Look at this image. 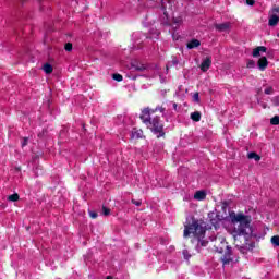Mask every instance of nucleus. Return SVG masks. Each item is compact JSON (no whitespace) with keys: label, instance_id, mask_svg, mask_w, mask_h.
Here are the masks:
<instances>
[{"label":"nucleus","instance_id":"33","mask_svg":"<svg viewBox=\"0 0 279 279\" xmlns=\"http://www.w3.org/2000/svg\"><path fill=\"white\" fill-rule=\"evenodd\" d=\"M131 202H132V204H134L135 206H141V204H143L141 201H135V199H132Z\"/></svg>","mask_w":279,"mask_h":279},{"label":"nucleus","instance_id":"13","mask_svg":"<svg viewBox=\"0 0 279 279\" xmlns=\"http://www.w3.org/2000/svg\"><path fill=\"white\" fill-rule=\"evenodd\" d=\"M235 247H238V250L242 253V254H247V252H250V250H254V244H250V246H241L239 244H235Z\"/></svg>","mask_w":279,"mask_h":279},{"label":"nucleus","instance_id":"38","mask_svg":"<svg viewBox=\"0 0 279 279\" xmlns=\"http://www.w3.org/2000/svg\"><path fill=\"white\" fill-rule=\"evenodd\" d=\"M106 279H112V276H108Z\"/></svg>","mask_w":279,"mask_h":279},{"label":"nucleus","instance_id":"8","mask_svg":"<svg viewBox=\"0 0 279 279\" xmlns=\"http://www.w3.org/2000/svg\"><path fill=\"white\" fill-rule=\"evenodd\" d=\"M210 64H213V60L210 59V57H207V58L201 63V71H203V73H206V71H208V69H210Z\"/></svg>","mask_w":279,"mask_h":279},{"label":"nucleus","instance_id":"2","mask_svg":"<svg viewBox=\"0 0 279 279\" xmlns=\"http://www.w3.org/2000/svg\"><path fill=\"white\" fill-rule=\"evenodd\" d=\"M140 119L142 123H144V125H146V128L157 136V138H162V136H165V123H162L160 117H151V109L144 108Z\"/></svg>","mask_w":279,"mask_h":279},{"label":"nucleus","instance_id":"27","mask_svg":"<svg viewBox=\"0 0 279 279\" xmlns=\"http://www.w3.org/2000/svg\"><path fill=\"white\" fill-rule=\"evenodd\" d=\"M179 63L180 61L178 60V58H173L169 66H178Z\"/></svg>","mask_w":279,"mask_h":279},{"label":"nucleus","instance_id":"14","mask_svg":"<svg viewBox=\"0 0 279 279\" xmlns=\"http://www.w3.org/2000/svg\"><path fill=\"white\" fill-rule=\"evenodd\" d=\"M194 199H197V202H203V199H206V192L205 191H197L194 194Z\"/></svg>","mask_w":279,"mask_h":279},{"label":"nucleus","instance_id":"24","mask_svg":"<svg viewBox=\"0 0 279 279\" xmlns=\"http://www.w3.org/2000/svg\"><path fill=\"white\" fill-rule=\"evenodd\" d=\"M9 202H19V194H12L8 197Z\"/></svg>","mask_w":279,"mask_h":279},{"label":"nucleus","instance_id":"15","mask_svg":"<svg viewBox=\"0 0 279 279\" xmlns=\"http://www.w3.org/2000/svg\"><path fill=\"white\" fill-rule=\"evenodd\" d=\"M143 137V131L133 129L131 132V138H142Z\"/></svg>","mask_w":279,"mask_h":279},{"label":"nucleus","instance_id":"35","mask_svg":"<svg viewBox=\"0 0 279 279\" xmlns=\"http://www.w3.org/2000/svg\"><path fill=\"white\" fill-rule=\"evenodd\" d=\"M255 3H256V1H254V0H246L247 5H254Z\"/></svg>","mask_w":279,"mask_h":279},{"label":"nucleus","instance_id":"26","mask_svg":"<svg viewBox=\"0 0 279 279\" xmlns=\"http://www.w3.org/2000/svg\"><path fill=\"white\" fill-rule=\"evenodd\" d=\"M64 49L65 51H73V44L71 43L65 44Z\"/></svg>","mask_w":279,"mask_h":279},{"label":"nucleus","instance_id":"31","mask_svg":"<svg viewBox=\"0 0 279 279\" xmlns=\"http://www.w3.org/2000/svg\"><path fill=\"white\" fill-rule=\"evenodd\" d=\"M158 36H160V32L156 31L155 33L150 32V38H157Z\"/></svg>","mask_w":279,"mask_h":279},{"label":"nucleus","instance_id":"40","mask_svg":"<svg viewBox=\"0 0 279 279\" xmlns=\"http://www.w3.org/2000/svg\"><path fill=\"white\" fill-rule=\"evenodd\" d=\"M202 245H204V242H202Z\"/></svg>","mask_w":279,"mask_h":279},{"label":"nucleus","instance_id":"1","mask_svg":"<svg viewBox=\"0 0 279 279\" xmlns=\"http://www.w3.org/2000/svg\"><path fill=\"white\" fill-rule=\"evenodd\" d=\"M229 218L232 223H239L238 227H234L232 231V236L234 241H239V236H244L245 241L252 236V226H250V218L243 213H229Z\"/></svg>","mask_w":279,"mask_h":279},{"label":"nucleus","instance_id":"11","mask_svg":"<svg viewBox=\"0 0 279 279\" xmlns=\"http://www.w3.org/2000/svg\"><path fill=\"white\" fill-rule=\"evenodd\" d=\"M215 27L218 32H228V29H230V23L225 22L221 24H216Z\"/></svg>","mask_w":279,"mask_h":279},{"label":"nucleus","instance_id":"34","mask_svg":"<svg viewBox=\"0 0 279 279\" xmlns=\"http://www.w3.org/2000/svg\"><path fill=\"white\" fill-rule=\"evenodd\" d=\"M89 216L92 217V219H97V213L95 211H89Z\"/></svg>","mask_w":279,"mask_h":279},{"label":"nucleus","instance_id":"21","mask_svg":"<svg viewBox=\"0 0 279 279\" xmlns=\"http://www.w3.org/2000/svg\"><path fill=\"white\" fill-rule=\"evenodd\" d=\"M161 112L165 113V108L163 107H156L155 109H150V114H154V112Z\"/></svg>","mask_w":279,"mask_h":279},{"label":"nucleus","instance_id":"37","mask_svg":"<svg viewBox=\"0 0 279 279\" xmlns=\"http://www.w3.org/2000/svg\"><path fill=\"white\" fill-rule=\"evenodd\" d=\"M138 36H141V33H135V34H133V39L138 38Z\"/></svg>","mask_w":279,"mask_h":279},{"label":"nucleus","instance_id":"28","mask_svg":"<svg viewBox=\"0 0 279 279\" xmlns=\"http://www.w3.org/2000/svg\"><path fill=\"white\" fill-rule=\"evenodd\" d=\"M265 95H274V87H267L265 90H264Z\"/></svg>","mask_w":279,"mask_h":279},{"label":"nucleus","instance_id":"30","mask_svg":"<svg viewBox=\"0 0 279 279\" xmlns=\"http://www.w3.org/2000/svg\"><path fill=\"white\" fill-rule=\"evenodd\" d=\"M193 101H195L196 104H199V93H195L193 95Z\"/></svg>","mask_w":279,"mask_h":279},{"label":"nucleus","instance_id":"18","mask_svg":"<svg viewBox=\"0 0 279 279\" xmlns=\"http://www.w3.org/2000/svg\"><path fill=\"white\" fill-rule=\"evenodd\" d=\"M247 157L250 158V160H255L256 162L260 160V157L256 153H248Z\"/></svg>","mask_w":279,"mask_h":279},{"label":"nucleus","instance_id":"22","mask_svg":"<svg viewBox=\"0 0 279 279\" xmlns=\"http://www.w3.org/2000/svg\"><path fill=\"white\" fill-rule=\"evenodd\" d=\"M112 80H114L116 82H123V75L116 73L112 75Z\"/></svg>","mask_w":279,"mask_h":279},{"label":"nucleus","instance_id":"19","mask_svg":"<svg viewBox=\"0 0 279 279\" xmlns=\"http://www.w3.org/2000/svg\"><path fill=\"white\" fill-rule=\"evenodd\" d=\"M154 1L155 3H160L161 4V10L163 11V14L167 15V7L165 5V0H150Z\"/></svg>","mask_w":279,"mask_h":279},{"label":"nucleus","instance_id":"17","mask_svg":"<svg viewBox=\"0 0 279 279\" xmlns=\"http://www.w3.org/2000/svg\"><path fill=\"white\" fill-rule=\"evenodd\" d=\"M44 73H47V75L53 73V66H51V64L46 63L43 66Z\"/></svg>","mask_w":279,"mask_h":279},{"label":"nucleus","instance_id":"39","mask_svg":"<svg viewBox=\"0 0 279 279\" xmlns=\"http://www.w3.org/2000/svg\"><path fill=\"white\" fill-rule=\"evenodd\" d=\"M132 80H136V76H133Z\"/></svg>","mask_w":279,"mask_h":279},{"label":"nucleus","instance_id":"12","mask_svg":"<svg viewBox=\"0 0 279 279\" xmlns=\"http://www.w3.org/2000/svg\"><path fill=\"white\" fill-rule=\"evenodd\" d=\"M202 43L198 39H192L187 43L186 47L187 49H197Z\"/></svg>","mask_w":279,"mask_h":279},{"label":"nucleus","instance_id":"9","mask_svg":"<svg viewBox=\"0 0 279 279\" xmlns=\"http://www.w3.org/2000/svg\"><path fill=\"white\" fill-rule=\"evenodd\" d=\"M259 71H265L269 65V61H267V57H262L257 62Z\"/></svg>","mask_w":279,"mask_h":279},{"label":"nucleus","instance_id":"3","mask_svg":"<svg viewBox=\"0 0 279 279\" xmlns=\"http://www.w3.org/2000/svg\"><path fill=\"white\" fill-rule=\"evenodd\" d=\"M191 234H193V238L197 239L198 242H202L204 236H206V228L195 218L187 219L184 227L183 236L186 239V236H191Z\"/></svg>","mask_w":279,"mask_h":279},{"label":"nucleus","instance_id":"23","mask_svg":"<svg viewBox=\"0 0 279 279\" xmlns=\"http://www.w3.org/2000/svg\"><path fill=\"white\" fill-rule=\"evenodd\" d=\"M271 125H279V116H275L272 119H270Z\"/></svg>","mask_w":279,"mask_h":279},{"label":"nucleus","instance_id":"32","mask_svg":"<svg viewBox=\"0 0 279 279\" xmlns=\"http://www.w3.org/2000/svg\"><path fill=\"white\" fill-rule=\"evenodd\" d=\"M183 256H184L185 260H189V258H191V254H189V252L186 250L183 251Z\"/></svg>","mask_w":279,"mask_h":279},{"label":"nucleus","instance_id":"6","mask_svg":"<svg viewBox=\"0 0 279 279\" xmlns=\"http://www.w3.org/2000/svg\"><path fill=\"white\" fill-rule=\"evenodd\" d=\"M278 14H279V8L272 9V14H270L268 19L269 27H276V25H278V22H279Z\"/></svg>","mask_w":279,"mask_h":279},{"label":"nucleus","instance_id":"36","mask_svg":"<svg viewBox=\"0 0 279 279\" xmlns=\"http://www.w3.org/2000/svg\"><path fill=\"white\" fill-rule=\"evenodd\" d=\"M27 143H28V138L25 137V138L23 140V142H22V147H25V146L27 145Z\"/></svg>","mask_w":279,"mask_h":279},{"label":"nucleus","instance_id":"16","mask_svg":"<svg viewBox=\"0 0 279 279\" xmlns=\"http://www.w3.org/2000/svg\"><path fill=\"white\" fill-rule=\"evenodd\" d=\"M192 121H195L196 123L202 121V113L199 111H195L191 113Z\"/></svg>","mask_w":279,"mask_h":279},{"label":"nucleus","instance_id":"29","mask_svg":"<svg viewBox=\"0 0 279 279\" xmlns=\"http://www.w3.org/2000/svg\"><path fill=\"white\" fill-rule=\"evenodd\" d=\"M256 66V62L254 60H251L247 62V69H254Z\"/></svg>","mask_w":279,"mask_h":279},{"label":"nucleus","instance_id":"5","mask_svg":"<svg viewBox=\"0 0 279 279\" xmlns=\"http://www.w3.org/2000/svg\"><path fill=\"white\" fill-rule=\"evenodd\" d=\"M208 219L214 228H219V223L223 221V216L219 215V211L214 210L208 214Z\"/></svg>","mask_w":279,"mask_h":279},{"label":"nucleus","instance_id":"25","mask_svg":"<svg viewBox=\"0 0 279 279\" xmlns=\"http://www.w3.org/2000/svg\"><path fill=\"white\" fill-rule=\"evenodd\" d=\"M102 215H104L105 217H108V215H110V208L104 206V207H102Z\"/></svg>","mask_w":279,"mask_h":279},{"label":"nucleus","instance_id":"7","mask_svg":"<svg viewBox=\"0 0 279 279\" xmlns=\"http://www.w3.org/2000/svg\"><path fill=\"white\" fill-rule=\"evenodd\" d=\"M146 69H147V66L145 64L138 63V62H133V63H131L130 71H131V73H134L136 71H138V72L145 71Z\"/></svg>","mask_w":279,"mask_h":279},{"label":"nucleus","instance_id":"4","mask_svg":"<svg viewBox=\"0 0 279 279\" xmlns=\"http://www.w3.org/2000/svg\"><path fill=\"white\" fill-rule=\"evenodd\" d=\"M221 247H216V252L219 254H223V250H226L225 255L221 258L223 267H228V265H232L234 263L235 258L232 255V247L228 245V242L226 240H221Z\"/></svg>","mask_w":279,"mask_h":279},{"label":"nucleus","instance_id":"10","mask_svg":"<svg viewBox=\"0 0 279 279\" xmlns=\"http://www.w3.org/2000/svg\"><path fill=\"white\" fill-rule=\"evenodd\" d=\"M267 47L259 46L253 50V58H259L260 53H266Z\"/></svg>","mask_w":279,"mask_h":279},{"label":"nucleus","instance_id":"20","mask_svg":"<svg viewBox=\"0 0 279 279\" xmlns=\"http://www.w3.org/2000/svg\"><path fill=\"white\" fill-rule=\"evenodd\" d=\"M270 241H271L272 245H275V247L279 246V235L272 236Z\"/></svg>","mask_w":279,"mask_h":279}]
</instances>
